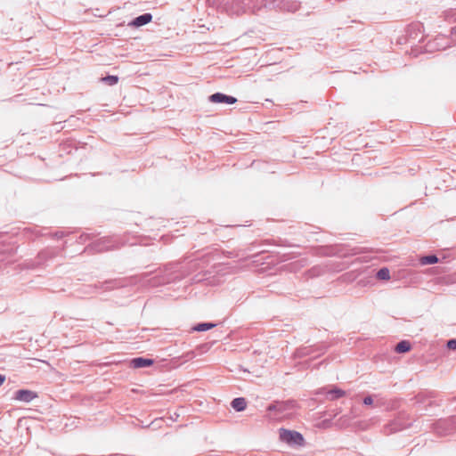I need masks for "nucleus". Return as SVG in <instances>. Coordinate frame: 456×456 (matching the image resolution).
<instances>
[{
	"label": "nucleus",
	"mask_w": 456,
	"mask_h": 456,
	"mask_svg": "<svg viewBox=\"0 0 456 456\" xmlns=\"http://www.w3.org/2000/svg\"><path fill=\"white\" fill-rule=\"evenodd\" d=\"M411 350V344L406 340H403L399 342L395 346V351L397 353H406Z\"/></svg>",
	"instance_id": "6e6552de"
},
{
	"label": "nucleus",
	"mask_w": 456,
	"mask_h": 456,
	"mask_svg": "<svg viewBox=\"0 0 456 456\" xmlns=\"http://www.w3.org/2000/svg\"><path fill=\"white\" fill-rule=\"evenodd\" d=\"M37 394L28 389H20L16 391L14 399L20 402L29 403L37 398Z\"/></svg>",
	"instance_id": "f03ea898"
},
{
	"label": "nucleus",
	"mask_w": 456,
	"mask_h": 456,
	"mask_svg": "<svg viewBox=\"0 0 456 456\" xmlns=\"http://www.w3.org/2000/svg\"><path fill=\"white\" fill-rule=\"evenodd\" d=\"M280 438L282 442L291 446H303L305 444L303 436L300 433L293 430L281 428L280 430Z\"/></svg>",
	"instance_id": "f257e3e1"
},
{
	"label": "nucleus",
	"mask_w": 456,
	"mask_h": 456,
	"mask_svg": "<svg viewBox=\"0 0 456 456\" xmlns=\"http://www.w3.org/2000/svg\"><path fill=\"white\" fill-rule=\"evenodd\" d=\"M327 396L330 400L338 399L346 395V392L340 388H333L327 392Z\"/></svg>",
	"instance_id": "423d86ee"
},
{
	"label": "nucleus",
	"mask_w": 456,
	"mask_h": 456,
	"mask_svg": "<svg viewBox=\"0 0 456 456\" xmlns=\"http://www.w3.org/2000/svg\"><path fill=\"white\" fill-rule=\"evenodd\" d=\"M232 406L237 411H241L245 410V408L247 406V403H246V400L242 397L235 398L232 402Z\"/></svg>",
	"instance_id": "0eeeda50"
},
{
	"label": "nucleus",
	"mask_w": 456,
	"mask_h": 456,
	"mask_svg": "<svg viewBox=\"0 0 456 456\" xmlns=\"http://www.w3.org/2000/svg\"><path fill=\"white\" fill-rule=\"evenodd\" d=\"M364 404L370 405L373 403V400L370 396H367L363 400Z\"/></svg>",
	"instance_id": "4468645a"
},
{
	"label": "nucleus",
	"mask_w": 456,
	"mask_h": 456,
	"mask_svg": "<svg viewBox=\"0 0 456 456\" xmlns=\"http://www.w3.org/2000/svg\"><path fill=\"white\" fill-rule=\"evenodd\" d=\"M216 325L213 323H200L197 326L193 328L196 331H206L212 328H214Z\"/></svg>",
	"instance_id": "9b49d317"
},
{
	"label": "nucleus",
	"mask_w": 456,
	"mask_h": 456,
	"mask_svg": "<svg viewBox=\"0 0 456 456\" xmlns=\"http://www.w3.org/2000/svg\"><path fill=\"white\" fill-rule=\"evenodd\" d=\"M447 347L451 350L456 349V339H451L447 342Z\"/></svg>",
	"instance_id": "ddd939ff"
},
{
	"label": "nucleus",
	"mask_w": 456,
	"mask_h": 456,
	"mask_svg": "<svg viewBox=\"0 0 456 456\" xmlns=\"http://www.w3.org/2000/svg\"><path fill=\"white\" fill-rule=\"evenodd\" d=\"M152 20V16L151 13H144L142 15H140L138 17H136L131 23L130 25L131 26H134V27H141V26H143L145 24H148L149 22H151Z\"/></svg>",
	"instance_id": "20e7f679"
},
{
	"label": "nucleus",
	"mask_w": 456,
	"mask_h": 456,
	"mask_svg": "<svg viewBox=\"0 0 456 456\" xmlns=\"http://www.w3.org/2000/svg\"><path fill=\"white\" fill-rule=\"evenodd\" d=\"M5 380V377L4 375H0V387L4 384Z\"/></svg>",
	"instance_id": "2eb2a0df"
},
{
	"label": "nucleus",
	"mask_w": 456,
	"mask_h": 456,
	"mask_svg": "<svg viewBox=\"0 0 456 456\" xmlns=\"http://www.w3.org/2000/svg\"><path fill=\"white\" fill-rule=\"evenodd\" d=\"M210 101L215 103L233 104L236 102L237 100L232 96H228L220 93H216L210 96Z\"/></svg>",
	"instance_id": "7ed1b4c3"
},
{
	"label": "nucleus",
	"mask_w": 456,
	"mask_h": 456,
	"mask_svg": "<svg viewBox=\"0 0 456 456\" xmlns=\"http://www.w3.org/2000/svg\"><path fill=\"white\" fill-rule=\"evenodd\" d=\"M131 364L134 368L149 367L153 364V360L142 357L134 358L132 360Z\"/></svg>",
	"instance_id": "39448f33"
},
{
	"label": "nucleus",
	"mask_w": 456,
	"mask_h": 456,
	"mask_svg": "<svg viewBox=\"0 0 456 456\" xmlns=\"http://www.w3.org/2000/svg\"><path fill=\"white\" fill-rule=\"evenodd\" d=\"M421 265H433L438 262V258L436 256H426L419 259Z\"/></svg>",
	"instance_id": "1a4fd4ad"
},
{
	"label": "nucleus",
	"mask_w": 456,
	"mask_h": 456,
	"mask_svg": "<svg viewBox=\"0 0 456 456\" xmlns=\"http://www.w3.org/2000/svg\"><path fill=\"white\" fill-rule=\"evenodd\" d=\"M102 80L110 86H113L118 82V77L117 76H107L103 77Z\"/></svg>",
	"instance_id": "f8f14e48"
},
{
	"label": "nucleus",
	"mask_w": 456,
	"mask_h": 456,
	"mask_svg": "<svg viewBox=\"0 0 456 456\" xmlns=\"http://www.w3.org/2000/svg\"><path fill=\"white\" fill-rule=\"evenodd\" d=\"M377 278L379 280L387 281L390 279V273L387 268H382L377 273Z\"/></svg>",
	"instance_id": "9d476101"
}]
</instances>
